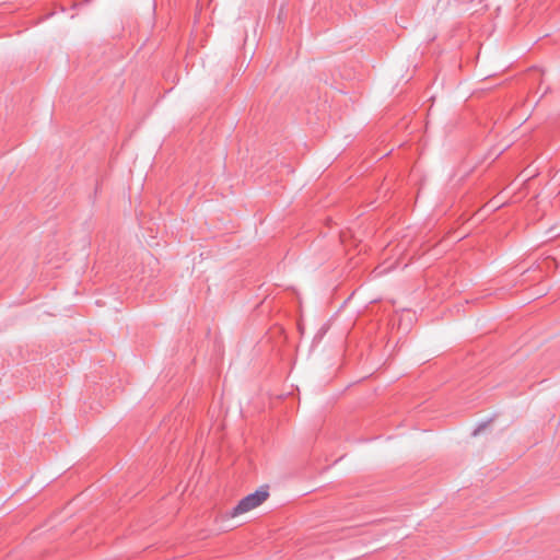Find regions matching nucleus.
Wrapping results in <instances>:
<instances>
[{
    "label": "nucleus",
    "instance_id": "f257e3e1",
    "mask_svg": "<svg viewBox=\"0 0 560 560\" xmlns=\"http://www.w3.org/2000/svg\"><path fill=\"white\" fill-rule=\"evenodd\" d=\"M269 498V487L260 486L254 493L247 494V511L261 505Z\"/></svg>",
    "mask_w": 560,
    "mask_h": 560
},
{
    "label": "nucleus",
    "instance_id": "f03ea898",
    "mask_svg": "<svg viewBox=\"0 0 560 560\" xmlns=\"http://www.w3.org/2000/svg\"><path fill=\"white\" fill-rule=\"evenodd\" d=\"M245 513V498H242L237 505L230 512L232 517Z\"/></svg>",
    "mask_w": 560,
    "mask_h": 560
}]
</instances>
